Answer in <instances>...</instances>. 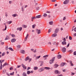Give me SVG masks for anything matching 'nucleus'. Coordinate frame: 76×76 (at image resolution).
Here are the masks:
<instances>
[{
    "label": "nucleus",
    "instance_id": "11",
    "mask_svg": "<svg viewBox=\"0 0 76 76\" xmlns=\"http://www.w3.org/2000/svg\"><path fill=\"white\" fill-rule=\"evenodd\" d=\"M22 27H20V28H18L17 29V30H19L20 31H22Z\"/></svg>",
    "mask_w": 76,
    "mask_h": 76
},
{
    "label": "nucleus",
    "instance_id": "60",
    "mask_svg": "<svg viewBox=\"0 0 76 76\" xmlns=\"http://www.w3.org/2000/svg\"><path fill=\"white\" fill-rule=\"evenodd\" d=\"M4 42H1V45H3L4 44Z\"/></svg>",
    "mask_w": 76,
    "mask_h": 76
},
{
    "label": "nucleus",
    "instance_id": "26",
    "mask_svg": "<svg viewBox=\"0 0 76 76\" xmlns=\"http://www.w3.org/2000/svg\"><path fill=\"white\" fill-rule=\"evenodd\" d=\"M14 73L15 72H13L12 73H10V75H11V76H13V75H14Z\"/></svg>",
    "mask_w": 76,
    "mask_h": 76
},
{
    "label": "nucleus",
    "instance_id": "7",
    "mask_svg": "<svg viewBox=\"0 0 76 76\" xmlns=\"http://www.w3.org/2000/svg\"><path fill=\"white\" fill-rule=\"evenodd\" d=\"M11 42H15L16 41V39L15 38L12 39L11 40Z\"/></svg>",
    "mask_w": 76,
    "mask_h": 76
},
{
    "label": "nucleus",
    "instance_id": "17",
    "mask_svg": "<svg viewBox=\"0 0 76 76\" xmlns=\"http://www.w3.org/2000/svg\"><path fill=\"white\" fill-rule=\"evenodd\" d=\"M58 66V65L57 64H55L54 65V67L55 68H57V67Z\"/></svg>",
    "mask_w": 76,
    "mask_h": 76
},
{
    "label": "nucleus",
    "instance_id": "25",
    "mask_svg": "<svg viewBox=\"0 0 76 76\" xmlns=\"http://www.w3.org/2000/svg\"><path fill=\"white\" fill-rule=\"evenodd\" d=\"M36 19V17L34 16V17H32L31 18V21H33V19Z\"/></svg>",
    "mask_w": 76,
    "mask_h": 76
},
{
    "label": "nucleus",
    "instance_id": "62",
    "mask_svg": "<svg viewBox=\"0 0 76 76\" xmlns=\"http://www.w3.org/2000/svg\"><path fill=\"white\" fill-rule=\"evenodd\" d=\"M69 63L70 64H71V63H72V61H69Z\"/></svg>",
    "mask_w": 76,
    "mask_h": 76
},
{
    "label": "nucleus",
    "instance_id": "21",
    "mask_svg": "<svg viewBox=\"0 0 76 76\" xmlns=\"http://www.w3.org/2000/svg\"><path fill=\"white\" fill-rule=\"evenodd\" d=\"M61 58V56L60 55H58V59Z\"/></svg>",
    "mask_w": 76,
    "mask_h": 76
},
{
    "label": "nucleus",
    "instance_id": "32",
    "mask_svg": "<svg viewBox=\"0 0 76 76\" xmlns=\"http://www.w3.org/2000/svg\"><path fill=\"white\" fill-rule=\"evenodd\" d=\"M11 36L13 38H15V37H16V36L13 34H11Z\"/></svg>",
    "mask_w": 76,
    "mask_h": 76
},
{
    "label": "nucleus",
    "instance_id": "27",
    "mask_svg": "<svg viewBox=\"0 0 76 76\" xmlns=\"http://www.w3.org/2000/svg\"><path fill=\"white\" fill-rule=\"evenodd\" d=\"M49 24L51 25H52L53 24V22L52 21L49 22Z\"/></svg>",
    "mask_w": 76,
    "mask_h": 76
},
{
    "label": "nucleus",
    "instance_id": "56",
    "mask_svg": "<svg viewBox=\"0 0 76 76\" xmlns=\"http://www.w3.org/2000/svg\"><path fill=\"white\" fill-rule=\"evenodd\" d=\"M21 66L20 65H18L17 66V68H19V67H20Z\"/></svg>",
    "mask_w": 76,
    "mask_h": 76
},
{
    "label": "nucleus",
    "instance_id": "10",
    "mask_svg": "<svg viewBox=\"0 0 76 76\" xmlns=\"http://www.w3.org/2000/svg\"><path fill=\"white\" fill-rule=\"evenodd\" d=\"M4 25H5V28L4 29H3L2 31H6L7 29V26H6V23H4Z\"/></svg>",
    "mask_w": 76,
    "mask_h": 76
},
{
    "label": "nucleus",
    "instance_id": "59",
    "mask_svg": "<svg viewBox=\"0 0 76 76\" xmlns=\"http://www.w3.org/2000/svg\"><path fill=\"white\" fill-rule=\"evenodd\" d=\"M34 72V71H31L30 72V73H33Z\"/></svg>",
    "mask_w": 76,
    "mask_h": 76
},
{
    "label": "nucleus",
    "instance_id": "16",
    "mask_svg": "<svg viewBox=\"0 0 76 76\" xmlns=\"http://www.w3.org/2000/svg\"><path fill=\"white\" fill-rule=\"evenodd\" d=\"M21 53H22V54H25V52L24 50H20Z\"/></svg>",
    "mask_w": 76,
    "mask_h": 76
},
{
    "label": "nucleus",
    "instance_id": "64",
    "mask_svg": "<svg viewBox=\"0 0 76 76\" xmlns=\"http://www.w3.org/2000/svg\"><path fill=\"white\" fill-rule=\"evenodd\" d=\"M74 31L75 32H76V27L75 28H74Z\"/></svg>",
    "mask_w": 76,
    "mask_h": 76
},
{
    "label": "nucleus",
    "instance_id": "31",
    "mask_svg": "<svg viewBox=\"0 0 76 76\" xmlns=\"http://www.w3.org/2000/svg\"><path fill=\"white\" fill-rule=\"evenodd\" d=\"M27 75H29L31 73V72L29 71H28L27 72Z\"/></svg>",
    "mask_w": 76,
    "mask_h": 76
},
{
    "label": "nucleus",
    "instance_id": "5",
    "mask_svg": "<svg viewBox=\"0 0 76 76\" xmlns=\"http://www.w3.org/2000/svg\"><path fill=\"white\" fill-rule=\"evenodd\" d=\"M66 51V49L65 48H62V51L63 52V53H65Z\"/></svg>",
    "mask_w": 76,
    "mask_h": 76
},
{
    "label": "nucleus",
    "instance_id": "37",
    "mask_svg": "<svg viewBox=\"0 0 76 76\" xmlns=\"http://www.w3.org/2000/svg\"><path fill=\"white\" fill-rule=\"evenodd\" d=\"M35 26H36V25L35 24H34L33 25H32V28H35Z\"/></svg>",
    "mask_w": 76,
    "mask_h": 76
},
{
    "label": "nucleus",
    "instance_id": "3",
    "mask_svg": "<svg viewBox=\"0 0 76 76\" xmlns=\"http://www.w3.org/2000/svg\"><path fill=\"white\" fill-rule=\"evenodd\" d=\"M69 0H66L64 2V4H67L69 3Z\"/></svg>",
    "mask_w": 76,
    "mask_h": 76
},
{
    "label": "nucleus",
    "instance_id": "48",
    "mask_svg": "<svg viewBox=\"0 0 76 76\" xmlns=\"http://www.w3.org/2000/svg\"><path fill=\"white\" fill-rule=\"evenodd\" d=\"M52 1V2H55V1H56L57 0H51Z\"/></svg>",
    "mask_w": 76,
    "mask_h": 76
},
{
    "label": "nucleus",
    "instance_id": "8",
    "mask_svg": "<svg viewBox=\"0 0 76 76\" xmlns=\"http://www.w3.org/2000/svg\"><path fill=\"white\" fill-rule=\"evenodd\" d=\"M55 73L56 74H58V75L60 74V72H58V70H55Z\"/></svg>",
    "mask_w": 76,
    "mask_h": 76
},
{
    "label": "nucleus",
    "instance_id": "51",
    "mask_svg": "<svg viewBox=\"0 0 76 76\" xmlns=\"http://www.w3.org/2000/svg\"><path fill=\"white\" fill-rule=\"evenodd\" d=\"M41 15H38V18H41Z\"/></svg>",
    "mask_w": 76,
    "mask_h": 76
},
{
    "label": "nucleus",
    "instance_id": "52",
    "mask_svg": "<svg viewBox=\"0 0 76 76\" xmlns=\"http://www.w3.org/2000/svg\"><path fill=\"white\" fill-rule=\"evenodd\" d=\"M48 44H49V45H51V42H49L48 43Z\"/></svg>",
    "mask_w": 76,
    "mask_h": 76
},
{
    "label": "nucleus",
    "instance_id": "58",
    "mask_svg": "<svg viewBox=\"0 0 76 76\" xmlns=\"http://www.w3.org/2000/svg\"><path fill=\"white\" fill-rule=\"evenodd\" d=\"M69 45H70V43H69L68 44V45H67V48L69 47Z\"/></svg>",
    "mask_w": 76,
    "mask_h": 76
},
{
    "label": "nucleus",
    "instance_id": "15",
    "mask_svg": "<svg viewBox=\"0 0 76 76\" xmlns=\"http://www.w3.org/2000/svg\"><path fill=\"white\" fill-rule=\"evenodd\" d=\"M64 65H65V63H62L61 64V66L63 67V66H64Z\"/></svg>",
    "mask_w": 76,
    "mask_h": 76
},
{
    "label": "nucleus",
    "instance_id": "4",
    "mask_svg": "<svg viewBox=\"0 0 76 76\" xmlns=\"http://www.w3.org/2000/svg\"><path fill=\"white\" fill-rule=\"evenodd\" d=\"M57 34L55 33L54 34H53L52 35V37H53V38H54V37H57Z\"/></svg>",
    "mask_w": 76,
    "mask_h": 76
},
{
    "label": "nucleus",
    "instance_id": "46",
    "mask_svg": "<svg viewBox=\"0 0 76 76\" xmlns=\"http://www.w3.org/2000/svg\"><path fill=\"white\" fill-rule=\"evenodd\" d=\"M51 29H49V30L48 31V33H50V32H51Z\"/></svg>",
    "mask_w": 76,
    "mask_h": 76
},
{
    "label": "nucleus",
    "instance_id": "29",
    "mask_svg": "<svg viewBox=\"0 0 76 76\" xmlns=\"http://www.w3.org/2000/svg\"><path fill=\"white\" fill-rule=\"evenodd\" d=\"M43 16H44V17H47V14L46 13H44L43 15Z\"/></svg>",
    "mask_w": 76,
    "mask_h": 76
},
{
    "label": "nucleus",
    "instance_id": "22",
    "mask_svg": "<svg viewBox=\"0 0 76 76\" xmlns=\"http://www.w3.org/2000/svg\"><path fill=\"white\" fill-rule=\"evenodd\" d=\"M54 63V61L52 60H51L50 61V64H52V63Z\"/></svg>",
    "mask_w": 76,
    "mask_h": 76
},
{
    "label": "nucleus",
    "instance_id": "24",
    "mask_svg": "<svg viewBox=\"0 0 76 76\" xmlns=\"http://www.w3.org/2000/svg\"><path fill=\"white\" fill-rule=\"evenodd\" d=\"M33 69L34 70H37V69H38V67L37 66H35L34 67Z\"/></svg>",
    "mask_w": 76,
    "mask_h": 76
},
{
    "label": "nucleus",
    "instance_id": "2",
    "mask_svg": "<svg viewBox=\"0 0 76 76\" xmlns=\"http://www.w3.org/2000/svg\"><path fill=\"white\" fill-rule=\"evenodd\" d=\"M28 60H29V62H30V61H31V58H29V57L27 56L25 59V61H27Z\"/></svg>",
    "mask_w": 76,
    "mask_h": 76
},
{
    "label": "nucleus",
    "instance_id": "12",
    "mask_svg": "<svg viewBox=\"0 0 76 76\" xmlns=\"http://www.w3.org/2000/svg\"><path fill=\"white\" fill-rule=\"evenodd\" d=\"M39 63H40L41 64L40 65V66H42L43 65V64L44 63V62L43 61H39Z\"/></svg>",
    "mask_w": 76,
    "mask_h": 76
},
{
    "label": "nucleus",
    "instance_id": "19",
    "mask_svg": "<svg viewBox=\"0 0 76 76\" xmlns=\"http://www.w3.org/2000/svg\"><path fill=\"white\" fill-rule=\"evenodd\" d=\"M62 45H66V42L64 41L62 42Z\"/></svg>",
    "mask_w": 76,
    "mask_h": 76
},
{
    "label": "nucleus",
    "instance_id": "13",
    "mask_svg": "<svg viewBox=\"0 0 76 76\" xmlns=\"http://www.w3.org/2000/svg\"><path fill=\"white\" fill-rule=\"evenodd\" d=\"M29 37V34H27L26 37L25 38V41H26V40H27V39H28V37Z\"/></svg>",
    "mask_w": 76,
    "mask_h": 76
},
{
    "label": "nucleus",
    "instance_id": "63",
    "mask_svg": "<svg viewBox=\"0 0 76 76\" xmlns=\"http://www.w3.org/2000/svg\"><path fill=\"white\" fill-rule=\"evenodd\" d=\"M63 40L64 41H66V38H64L63 39Z\"/></svg>",
    "mask_w": 76,
    "mask_h": 76
},
{
    "label": "nucleus",
    "instance_id": "23",
    "mask_svg": "<svg viewBox=\"0 0 76 76\" xmlns=\"http://www.w3.org/2000/svg\"><path fill=\"white\" fill-rule=\"evenodd\" d=\"M7 66V63L6 62H5L4 64L3 65L2 67H4V66Z\"/></svg>",
    "mask_w": 76,
    "mask_h": 76
},
{
    "label": "nucleus",
    "instance_id": "44",
    "mask_svg": "<svg viewBox=\"0 0 76 76\" xmlns=\"http://www.w3.org/2000/svg\"><path fill=\"white\" fill-rule=\"evenodd\" d=\"M5 50H8V46H7V47L5 48Z\"/></svg>",
    "mask_w": 76,
    "mask_h": 76
},
{
    "label": "nucleus",
    "instance_id": "57",
    "mask_svg": "<svg viewBox=\"0 0 76 76\" xmlns=\"http://www.w3.org/2000/svg\"><path fill=\"white\" fill-rule=\"evenodd\" d=\"M69 51L70 52V53H72V52H73V50H69Z\"/></svg>",
    "mask_w": 76,
    "mask_h": 76
},
{
    "label": "nucleus",
    "instance_id": "41",
    "mask_svg": "<svg viewBox=\"0 0 76 76\" xmlns=\"http://www.w3.org/2000/svg\"><path fill=\"white\" fill-rule=\"evenodd\" d=\"M13 68L12 67H10V70H13Z\"/></svg>",
    "mask_w": 76,
    "mask_h": 76
},
{
    "label": "nucleus",
    "instance_id": "34",
    "mask_svg": "<svg viewBox=\"0 0 76 76\" xmlns=\"http://www.w3.org/2000/svg\"><path fill=\"white\" fill-rule=\"evenodd\" d=\"M6 70H4L3 71V73H6Z\"/></svg>",
    "mask_w": 76,
    "mask_h": 76
},
{
    "label": "nucleus",
    "instance_id": "20",
    "mask_svg": "<svg viewBox=\"0 0 76 76\" xmlns=\"http://www.w3.org/2000/svg\"><path fill=\"white\" fill-rule=\"evenodd\" d=\"M8 49L12 51H14V50H13V48H8Z\"/></svg>",
    "mask_w": 76,
    "mask_h": 76
},
{
    "label": "nucleus",
    "instance_id": "1",
    "mask_svg": "<svg viewBox=\"0 0 76 76\" xmlns=\"http://www.w3.org/2000/svg\"><path fill=\"white\" fill-rule=\"evenodd\" d=\"M44 70H45L44 68L42 67L41 68L39 69V72H42V71H44Z\"/></svg>",
    "mask_w": 76,
    "mask_h": 76
},
{
    "label": "nucleus",
    "instance_id": "43",
    "mask_svg": "<svg viewBox=\"0 0 76 76\" xmlns=\"http://www.w3.org/2000/svg\"><path fill=\"white\" fill-rule=\"evenodd\" d=\"M73 54L74 56H76V51H75L73 53Z\"/></svg>",
    "mask_w": 76,
    "mask_h": 76
},
{
    "label": "nucleus",
    "instance_id": "28",
    "mask_svg": "<svg viewBox=\"0 0 76 76\" xmlns=\"http://www.w3.org/2000/svg\"><path fill=\"white\" fill-rule=\"evenodd\" d=\"M12 16H13V17H15L16 16H17V14H13Z\"/></svg>",
    "mask_w": 76,
    "mask_h": 76
},
{
    "label": "nucleus",
    "instance_id": "30",
    "mask_svg": "<svg viewBox=\"0 0 76 76\" xmlns=\"http://www.w3.org/2000/svg\"><path fill=\"white\" fill-rule=\"evenodd\" d=\"M41 33V30L40 29L38 30V34H40Z\"/></svg>",
    "mask_w": 76,
    "mask_h": 76
},
{
    "label": "nucleus",
    "instance_id": "36",
    "mask_svg": "<svg viewBox=\"0 0 76 76\" xmlns=\"http://www.w3.org/2000/svg\"><path fill=\"white\" fill-rule=\"evenodd\" d=\"M9 38V37L8 36H7L6 37L5 39V40H7L8 39V38Z\"/></svg>",
    "mask_w": 76,
    "mask_h": 76
},
{
    "label": "nucleus",
    "instance_id": "53",
    "mask_svg": "<svg viewBox=\"0 0 76 76\" xmlns=\"http://www.w3.org/2000/svg\"><path fill=\"white\" fill-rule=\"evenodd\" d=\"M6 74H7V76H10V74L9 75V73H6Z\"/></svg>",
    "mask_w": 76,
    "mask_h": 76
},
{
    "label": "nucleus",
    "instance_id": "40",
    "mask_svg": "<svg viewBox=\"0 0 76 76\" xmlns=\"http://www.w3.org/2000/svg\"><path fill=\"white\" fill-rule=\"evenodd\" d=\"M17 47L18 48H20V45H18L17 46Z\"/></svg>",
    "mask_w": 76,
    "mask_h": 76
},
{
    "label": "nucleus",
    "instance_id": "47",
    "mask_svg": "<svg viewBox=\"0 0 76 76\" xmlns=\"http://www.w3.org/2000/svg\"><path fill=\"white\" fill-rule=\"evenodd\" d=\"M54 60H55V57H54L52 58V60L53 61H54Z\"/></svg>",
    "mask_w": 76,
    "mask_h": 76
},
{
    "label": "nucleus",
    "instance_id": "18",
    "mask_svg": "<svg viewBox=\"0 0 76 76\" xmlns=\"http://www.w3.org/2000/svg\"><path fill=\"white\" fill-rule=\"evenodd\" d=\"M44 69H46V70H50V68L49 67H45Z\"/></svg>",
    "mask_w": 76,
    "mask_h": 76
},
{
    "label": "nucleus",
    "instance_id": "42",
    "mask_svg": "<svg viewBox=\"0 0 76 76\" xmlns=\"http://www.w3.org/2000/svg\"><path fill=\"white\" fill-rule=\"evenodd\" d=\"M70 65L71 66H73V64L72 63L70 64Z\"/></svg>",
    "mask_w": 76,
    "mask_h": 76
},
{
    "label": "nucleus",
    "instance_id": "39",
    "mask_svg": "<svg viewBox=\"0 0 76 76\" xmlns=\"http://www.w3.org/2000/svg\"><path fill=\"white\" fill-rule=\"evenodd\" d=\"M48 57V55H47L43 56V57H45V58H46V57Z\"/></svg>",
    "mask_w": 76,
    "mask_h": 76
},
{
    "label": "nucleus",
    "instance_id": "61",
    "mask_svg": "<svg viewBox=\"0 0 76 76\" xmlns=\"http://www.w3.org/2000/svg\"><path fill=\"white\" fill-rule=\"evenodd\" d=\"M74 37H76V33H75L74 34Z\"/></svg>",
    "mask_w": 76,
    "mask_h": 76
},
{
    "label": "nucleus",
    "instance_id": "6",
    "mask_svg": "<svg viewBox=\"0 0 76 76\" xmlns=\"http://www.w3.org/2000/svg\"><path fill=\"white\" fill-rule=\"evenodd\" d=\"M21 66L24 69H25V70L26 69V66L25 65H24V64H21Z\"/></svg>",
    "mask_w": 76,
    "mask_h": 76
},
{
    "label": "nucleus",
    "instance_id": "55",
    "mask_svg": "<svg viewBox=\"0 0 76 76\" xmlns=\"http://www.w3.org/2000/svg\"><path fill=\"white\" fill-rule=\"evenodd\" d=\"M36 31H37V34H38V29H37L36 30Z\"/></svg>",
    "mask_w": 76,
    "mask_h": 76
},
{
    "label": "nucleus",
    "instance_id": "14",
    "mask_svg": "<svg viewBox=\"0 0 76 76\" xmlns=\"http://www.w3.org/2000/svg\"><path fill=\"white\" fill-rule=\"evenodd\" d=\"M58 31H59V29H58V28H57L56 29L55 32H56V33H57L58 32Z\"/></svg>",
    "mask_w": 76,
    "mask_h": 76
},
{
    "label": "nucleus",
    "instance_id": "49",
    "mask_svg": "<svg viewBox=\"0 0 76 76\" xmlns=\"http://www.w3.org/2000/svg\"><path fill=\"white\" fill-rule=\"evenodd\" d=\"M72 37H71V36H69V39L70 40H72Z\"/></svg>",
    "mask_w": 76,
    "mask_h": 76
},
{
    "label": "nucleus",
    "instance_id": "54",
    "mask_svg": "<svg viewBox=\"0 0 76 76\" xmlns=\"http://www.w3.org/2000/svg\"><path fill=\"white\" fill-rule=\"evenodd\" d=\"M53 45H56V42H54L53 43Z\"/></svg>",
    "mask_w": 76,
    "mask_h": 76
},
{
    "label": "nucleus",
    "instance_id": "38",
    "mask_svg": "<svg viewBox=\"0 0 76 76\" xmlns=\"http://www.w3.org/2000/svg\"><path fill=\"white\" fill-rule=\"evenodd\" d=\"M21 9H22V12H23L24 9H23V6L22 7H21Z\"/></svg>",
    "mask_w": 76,
    "mask_h": 76
},
{
    "label": "nucleus",
    "instance_id": "35",
    "mask_svg": "<svg viewBox=\"0 0 76 76\" xmlns=\"http://www.w3.org/2000/svg\"><path fill=\"white\" fill-rule=\"evenodd\" d=\"M8 24H10V23H12V21H10L8 22Z\"/></svg>",
    "mask_w": 76,
    "mask_h": 76
},
{
    "label": "nucleus",
    "instance_id": "45",
    "mask_svg": "<svg viewBox=\"0 0 76 76\" xmlns=\"http://www.w3.org/2000/svg\"><path fill=\"white\" fill-rule=\"evenodd\" d=\"M5 55V53L4 52L2 54L1 56H4V55Z\"/></svg>",
    "mask_w": 76,
    "mask_h": 76
},
{
    "label": "nucleus",
    "instance_id": "50",
    "mask_svg": "<svg viewBox=\"0 0 76 76\" xmlns=\"http://www.w3.org/2000/svg\"><path fill=\"white\" fill-rule=\"evenodd\" d=\"M31 69V67H28V68L27 69V70H29V69Z\"/></svg>",
    "mask_w": 76,
    "mask_h": 76
},
{
    "label": "nucleus",
    "instance_id": "9",
    "mask_svg": "<svg viewBox=\"0 0 76 76\" xmlns=\"http://www.w3.org/2000/svg\"><path fill=\"white\" fill-rule=\"evenodd\" d=\"M0 63H1V66H0V69L1 70L2 69V62H1V61L0 60Z\"/></svg>",
    "mask_w": 76,
    "mask_h": 76
},
{
    "label": "nucleus",
    "instance_id": "33",
    "mask_svg": "<svg viewBox=\"0 0 76 76\" xmlns=\"http://www.w3.org/2000/svg\"><path fill=\"white\" fill-rule=\"evenodd\" d=\"M23 28H26L27 27V26L26 25H23Z\"/></svg>",
    "mask_w": 76,
    "mask_h": 76
}]
</instances>
